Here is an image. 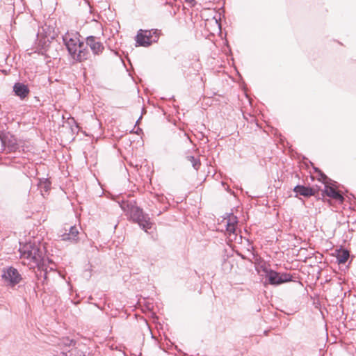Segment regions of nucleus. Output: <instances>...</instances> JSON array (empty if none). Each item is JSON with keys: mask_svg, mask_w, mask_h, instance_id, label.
I'll list each match as a JSON object with an SVG mask.
<instances>
[{"mask_svg": "<svg viewBox=\"0 0 356 356\" xmlns=\"http://www.w3.org/2000/svg\"><path fill=\"white\" fill-rule=\"evenodd\" d=\"M19 250L22 263L30 268L35 267L43 268L47 266V264H50L48 266L50 270H53L56 268L55 264L44 256V250L40 245L31 242L23 245L20 243Z\"/></svg>", "mask_w": 356, "mask_h": 356, "instance_id": "1", "label": "nucleus"}, {"mask_svg": "<svg viewBox=\"0 0 356 356\" xmlns=\"http://www.w3.org/2000/svg\"><path fill=\"white\" fill-rule=\"evenodd\" d=\"M63 40L69 54L74 60L81 62L87 59L88 51L76 35H67L63 38Z\"/></svg>", "mask_w": 356, "mask_h": 356, "instance_id": "2", "label": "nucleus"}, {"mask_svg": "<svg viewBox=\"0 0 356 356\" xmlns=\"http://www.w3.org/2000/svg\"><path fill=\"white\" fill-rule=\"evenodd\" d=\"M259 273L261 275L266 276L268 279V283L271 285H280L281 284L288 282L291 280L292 276L286 273H280L270 268H268L266 265H261L257 268Z\"/></svg>", "mask_w": 356, "mask_h": 356, "instance_id": "3", "label": "nucleus"}, {"mask_svg": "<svg viewBox=\"0 0 356 356\" xmlns=\"http://www.w3.org/2000/svg\"><path fill=\"white\" fill-rule=\"evenodd\" d=\"M130 218L134 221L138 223L139 226L147 232L148 229L152 227V222L149 220V218L145 215L143 211L137 207H131L130 209Z\"/></svg>", "mask_w": 356, "mask_h": 356, "instance_id": "4", "label": "nucleus"}, {"mask_svg": "<svg viewBox=\"0 0 356 356\" xmlns=\"http://www.w3.org/2000/svg\"><path fill=\"white\" fill-rule=\"evenodd\" d=\"M159 38L158 30H140L136 37L138 46L147 47Z\"/></svg>", "mask_w": 356, "mask_h": 356, "instance_id": "5", "label": "nucleus"}, {"mask_svg": "<svg viewBox=\"0 0 356 356\" xmlns=\"http://www.w3.org/2000/svg\"><path fill=\"white\" fill-rule=\"evenodd\" d=\"M2 280L9 286H14L22 280V276L18 270L13 267L5 268L2 270Z\"/></svg>", "mask_w": 356, "mask_h": 356, "instance_id": "6", "label": "nucleus"}, {"mask_svg": "<svg viewBox=\"0 0 356 356\" xmlns=\"http://www.w3.org/2000/svg\"><path fill=\"white\" fill-rule=\"evenodd\" d=\"M75 345V342L68 337L63 338L59 340L57 344V348L61 350V352L54 356H67V351H70Z\"/></svg>", "mask_w": 356, "mask_h": 356, "instance_id": "7", "label": "nucleus"}, {"mask_svg": "<svg viewBox=\"0 0 356 356\" xmlns=\"http://www.w3.org/2000/svg\"><path fill=\"white\" fill-rule=\"evenodd\" d=\"M86 44L96 55L101 54L104 49L102 42L95 36H88L86 38Z\"/></svg>", "mask_w": 356, "mask_h": 356, "instance_id": "8", "label": "nucleus"}, {"mask_svg": "<svg viewBox=\"0 0 356 356\" xmlns=\"http://www.w3.org/2000/svg\"><path fill=\"white\" fill-rule=\"evenodd\" d=\"M79 229L76 226H71L69 229H65V232L60 236L63 241L75 243L79 240Z\"/></svg>", "mask_w": 356, "mask_h": 356, "instance_id": "9", "label": "nucleus"}, {"mask_svg": "<svg viewBox=\"0 0 356 356\" xmlns=\"http://www.w3.org/2000/svg\"><path fill=\"white\" fill-rule=\"evenodd\" d=\"M13 92L17 97L20 98V99H24L29 96L30 90L27 85L21 82H17L13 86Z\"/></svg>", "mask_w": 356, "mask_h": 356, "instance_id": "10", "label": "nucleus"}, {"mask_svg": "<svg viewBox=\"0 0 356 356\" xmlns=\"http://www.w3.org/2000/svg\"><path fill=\"white\" fill-rule=\"evenodd\" d=\"M323 193L328 197L333 198L334 200L342 202L343 197L333 187L325 185V189Z\"/></svg>", "mask_w": 356, "mask_h": 356, "instance_id": "11", "label": "nucleus"}, {"mask_svg": "<svg viewBox=\"0 0 356 356\" xmlns=\"http://www.w3.org/2000/svg\"><path fill=\"white\" fill-rule=\"evenodd\" d=\"M294 191L300 195L305 197H309L314 195L316 193V190L313 188L306 187L304 186H297L294 188Z\"/></svg>", "mask_w": 356, "mask_h": 356, "instance_id": "12", "label": "nucleus"}, {"mask_svg": "<svg viewBox=\"0 0 356 356\" xmlns=\"http://www.w3.org/2000/svg\"><path fill=\"white\" fill-rule=\"evenodd\" d=\"M51 183L47 179H40L38 187L40 189L42 195L44 196V192L47 193L50 189Z\"/></svg>", "mask_w": 356, "mask_h": 356, "instance_id": "13", "label": "nucleus"}, {"mask_svg": "<svg viewBox=\"0 0 356 356\" xmlns=\"http://www.w3.org/2000/svg\"><path fill=\"white\" fill-rule=\"evenodd\" d=\"M226 230L229 234L230 240H236L237 234H236V226L226 225Z\"/></svg>", "mask_w": 356, "mask_h": 356, "instance_id": "14", "label": "nucleus"}, {"mask_svg": "<svg viewBox=\"0 0 356 356\" xmlns=\"http://www.w3.org/2000/svg\"><path fill=\"white\" fill-rule=\"evenodd\" d=\"M349 257V253L346 250H343L339 252L337 256V260L339 264H344L347 261Z\"/></svg>", "mask_w": 356, "mask_h": 356, "instance_id": "15", "label": "nucleus"}, {"mask_svg": "<svg viewBox=\"0 0 356 356\" xmlns=\"http://www.w3.org/2000/svg\"><path fill=\"white\" fill-rule=\"evenodd\" d=\"M188 161L191 163L193 167L195 169V170H198V168H200V162L198 159H195L194 156H188Z\"/></svg>", "mask_w": 356, "mask_h": 356, "instance_id": "16", "label": "nucleus"}, {"mask_svg": "<svg viewBox=\"0 0 356 356\" xmlns=\"http://www.w3.org/2000/svg\"><path fill=\"white\" fill-rule=\"evenodd\" d=\"M226 225L228 226H236L237 225V219L234 216H229L228 219L226 221Z\"/></svg>", "mask_w": 356, "mask_h": 356, "instance_id": "17", "label": "nucleus"}, {"mask_svg": "<svg viewBox=\"0 0 356 356\" xmlns=\"http://www.w3.org/2000/svg\"><path fill=\"white\" fill-rule=\"evenodd\" d=\"M187 2H191L193 1V0H186Z\"/></svg>", "mask_w": 356, "mask_h": 356, "instance_id": "18", "label": "nucleus"}]
</instances>
